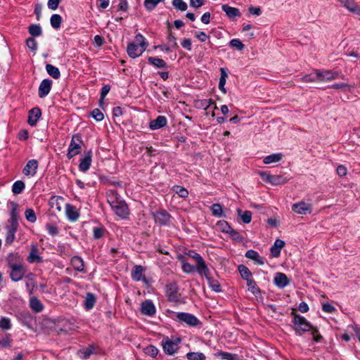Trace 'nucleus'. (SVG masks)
<instances>
[{"label":"nucleus","instance_id":"f257e3e1","mask_svg":"<svg viewBox=\"0 0 360 360\" xmlns=\"http://www.w3.org/2000/svg\"><path fill=\"white\" fill-rule=\"evenodd\" d=\"M292 314H294L292 319L293 329L295 333L301 335L305 332L311 331L314 340L317 342H320L322 336L319 333L317 328H314L304 316Z\"/></svg>","mask_w":360,"mask_h":360},{"label":"nucleus","instance_id":"f03ea898","mask_svg":"<svg viewBox=\"0 0 360 360\" xmlns=\"http://www.w3.org/2000/svg\"><path fill=\"white\" fill-rule=\"evenodd\" d=\"M148 46L145 37L141 34L135 36L134 41L127 45V51L131 58L140 56Z\"/></svg>","mask_w":360,"mask_h":360},{"label":"nucleus","instance_id":"7ed1b4c3","mask_svg":"<svg viewBox=\"0 0 360 360\" xmlns=\"http://www.w3.org/2000/svg\"><path fill=\"white\" fill-rule=\"evenodd\" d=\"M181 342L179 338L175 339H170L168 337L165 338L162 340V346L163 351L168 355L174 354L179 349V345Z\"/></svg>","mask_w":360,"mask_h":360},{"label":"nucleus","instance_id":"20e7f679","mask_svg":"<svg viewBox=\"0 0 360 360\" xmlns=\"http://www.w3.org/2000/svg\"><path fill=\"white\" fill-rule=\"evenodd\" d=\"M82 143L83 141L79 134H77L72 136L67 154L69 159H71L80 153Z\"/></svg>","mask_w":360,"mask_h":360},{"label":"nucleus","instance_id":"39448f33","mask_svg":"<svg viewBox=\"0 0 360 360\" xmlns=\"http://www.w3.org/2000/svg\"><path fill=\"white\" fill-rule=\"evenodd\" d=\"M319 82H330L338 78H343L344 75L338 72L330 70H317Z\"/></svg>","mask_w":360,"mask_h":360},{"label":"nucleus","instance_id":"423d86ee","mask_svg":"<svg viewBox=\"0 0 360 360\" xmlns=\"http://www.w3.org/2000/svg\"><path fill=\"white\" fill-rule=\"evenodd\" d=\"M260 175L264 181L274 186L283 185L288 181V179L282 175H272L266 172H261Z\"/></svg>","mask_w":360,"mask_h":360},{"label":"nucleus","instance_id":"0eeeda50","mask_svg":"<svg viewBox=\"0 0 360 360\" xmlns=\"http://www.w3.org/2000/svg\"><path fill=\"white\" fill-rule=\"evenodd\" d=\"M176 319L181 323H185L189 326H196L200 323L198 319L194 315L185 312H179L176 314Z\"/></svg>","mask_w":360,"mask_h":360},{"label":"nucleus","instance_id":"6e6552de","mask_svg":"<svg viewBox=\"0 0 360 360\" xmlns=\"http://www.w3.org/2000/svg\"><path fill=\"white\" fill-rule=\"evenodd\" d=\"M111 208L114 213L122 219L127 218L129 214L128 206L123 200Z\"/></svg>","mask_w":360,"mask_h":360},{"label":"nucleus","instance_id":"1a4fd4ad","mask_svg":"<svg viewBox=\"0 0 360 360\" xmlns=\"http://www.w3.org/2000/svg\"><path fill=\"white\" fill-rule=\"evenodd\" d=\"M166 295L170 302H176L179 300L178 287L175 283H171L166 285Z\"/></svg>","mask_w":360,"mask_h":360},{"label":"nucleus","instance_id":"9d476101","mask_svg":"<svg viewBox=\"0 0 360 360\" xmlns=\"http://www.w3.org/2000/svg\"><path fill=\"white\" fill-rule=\"evenodd\" d=\"M153 218L156 223L165 226L169 221L171 216L167 211L160 210L153 213Z\"/></svg>","mask_w":360,"mask_h":360},{"label":"nucleus","instance_id":"9b49d317","mask_svg":"<svg viewBox=\"0 0 360 360\" xmlns=\"http://www.w3.org/2000/svg\"><path fill=\"white\" fill-rule=\"evenodd\" d=\"M311 205L304 201L295 203L292 206V210L298 214L311 213Z\"/></svg>","mask_w":360,"mask_h":360},{"label":"nucleus","instance_id":"f8f14e48","mask_svg":"<svg viewBox=\"0 0 360 360\" xmlns=\"http://www.w3.org/2000/svg\"><path fill=\"white\" fill-rule=\"evenodd\" d=\"M8 267L13 268L24 265L22 258L18 253H10L6 257Z\"/></svg>","mask_w":360,"mask_h":360},{"label":"nucleus","instance_id":"ddd939ff","mask_svg":"<svg viewBox=\"0 0 360 360\" xmlns=\"http://www.w3.org/2000/svg\"><path fill=\"white\" fill-rule=\"evenodd\" d=\"M26 272V269L24 265L11 268L10 277L14 282L20 281Z\"/></svg>","mask_w":360,"mask_h":360},{"label":"nucleus","instance_id":"4468645a","mask_svg":"<svg viewBox=\"0 0 360 360\" xmlns=\"http://www.w3.org/2000/svg\"><path fill=\"white\" fill-rule=\"evenodd\" d=\"M274 283L279 288H283L290 283V280L285 274L277 272L275 274Z\"/></svg>","mask_w":360,"mask_h":360},{"label":"nucleus","instance_id":"2eb2a0df","mask_svg":"<svg viewBox=\"0 0 360 360\" xmlns=\"http://www.w3.org/2000/svg\"><path fill=\"white\" fill-rule=\"evenodd\" d=\"M141 311L143 314L152 316L155 314L156 309L153 302L148 300L142 302Z\"/></svg>","mask_w":360,"mask_h":360},{"label":"nucleus","instance_id":"dca6fc26","mask_svg":"<svg viewBox=\"0 0 360 360\" xmlns=\"http://www.w3.org/2000/svg\"><path fill=\"white\" fill-rule=\"evenodd\" d=\"M52 86V81L48 79H43L41 82L39 84V96L40 98H44L50 92V90L51 89Z\"/></svg>","mask_w":360,"mask_h":360},{"label":"nucleus","instance_id":"f3484780","mask_svg":"<svg viewBox=\"0 0 360 360\" xmlns=\"http://www.w3.org/2000/svg\"><path fill=\"white\" fill-rule=\"evenodd\" d=\"M38 168V162L35 160H29L23 169V174L25 176H34Z\"/></svg>","mask_w":360,"mask_h":360},{"label":"nucleus","instance_id":"a211bd4d","mask_svg":"<svg viewBox=\"0 0 360 360\" xmlns=\"http://www.w3.org/2000/svg\"><path fill=\"white\" fill-rule=\"evenodd\" d=\"M65 214L68 220L70 221H77L79 217V214L77 212V208L70 204L65 205Z\"/></svg>","mask_w":360,"mask_h":360},{"label":"nucleus","instance_id":"6ab92c4d","mask_svg":"<svg viewBox=\"0 0 360 360\" xmlns=\"http://www.w3.org/2000/svg\"><path fill=\"white\" fill-rule=\"evenodd\" d=\"M41 115V110L36 107L32 108L29 111L28 120L27 122L30 126H34L37 123L39 118Z\"/></svg>","mask_w":360,"mask_h":360},{"label":"nucleus","instance_id":"aec40b11","mask_svg":"<svg viewBox=\"0 0 360 360\" xmlns=\"http://www.w3.org/2000/svg\"><path fill=\"white\" fill-rule=\"evenodd\" d=\"M195 271H196L201 276H205L206 278L210 276V271L203 259L196 263Z\"/></svg>","mask_w":360,"mask_h":360},{"label":"nucleus","instance_id":"412c9836","mask_svg":"<svg viewBox=\"0 0 360 360\" xmlns=\"http://www.w3.org/2000/svg\"><path fill=\"white\" fill-rule=\"evenodd\" d=\"M347 10L360 15V7L354 0H338Z\"/></svg>","mask_w":360,"mask_h":360},{"label":"nucleus","instance_id":"4be33fe9","mask_svg":"<svg viewBox=\"0 0 360 360\" xmlns=\"http://www.w3.org/2000/svg\"><path fill=\"white\" fill-rule=\"evenodd\" d=\"M107 201L110 204V207L117 204L122 200L121 197L117 194L115 190H109L106 193Z\"/></svg>","mask_w":360,"mask_h":360},{"label":"nucleus","instance_id":"5701e85b","mask_svg":"<svg viewBox=\"0 0 360 360\" xmlns=\"http://www.w3.org/2000/svg\"><path fill=\"white\" fill-rule=\"evenodd\" d=\"M27 260L30 263L37 262L41 263L43 262L42 258L39 256V249L35 245H32L31 251Z\"/></svg>","mask_w":360,"mask_h":360},{"label":"nucleus","instance_id":"b1692460","mask_svg":"<svg viewBox=\"0 0 360 360\" xmlns=\"http://www.w3.org/2000/svg\"><path fill=\"white\" fill-rule=\"evenodd\" d=\"M167 119L165 116L160 115L156 119L150 121L149 127L151 129H158L167 124Z\"/></svg>","mask_w":360,"mask_h":360},{"label":"nucleus","instance_id":"393cba45","mask_svg":"<svg viewBox=\"0 0 360 360\" xmlns=\"http://www.w3.org/2000/svg\"><path fill=\"white\" fill-rule=\"evenodd\" d=\"M51 208L56 209L58 212L62 210V205L64 203V198L60 196H52L49 201Z\"/></svg>","mask_w":360,"mask_h":360},{"label":"nucleus","instance_id":"a878e982","mask_svg":"<svg viewBox=\"0 0 360 360\" xmlns=\"http://www.w3.org/2000/svg\"><path fill=\"white\" fill-rule=\"evenodd\" d=\"M285 242L281 239H276L274 242V245L271 248V255L274 257H278L280 254L281 249L284 247Z\"/></svg>","mask_w":360,"mask_h":360},{"label":"nucleus","instance_id":"bb28decb","mask_svg":"<svg viewBox=\"0 0 360 360\" xmlns=\"http://www.w3.org/2000/svg\"><path fill=\"white\" fill-rule=\"evenodd\" d=\"M222 11L226 13V15L229 18H233L234 17H240L241 15L239 9L231 7L228 4H224L221 6Z\"/></svg>","mask_w":360,"mask_h":360},{"label":"nucleus","instance_id":"cd10ccee","mask_svg":"<svg viewBox=\"0 0 360 360\" xmlns=\"http://www.w3.org/2000/svg\"><path fill=\"white\" fill-rule=\"evenodd\" d=\"M283 157L282 153H274L266 156L263 160V162L266 165L278 162L283 159Z\"/></svg>","mask_w":360,"mask_h":360},{"label":"nucleus","instance_id":"c85d7f7f","mask_svg":"<svg viewBox=\"0 0 360 360\" xmlns=\"http://www.w3.org/2000/svg\"><path fill=\"white\" fill-rule=\"evenodd\" d=\"M143 268L141 265H136L131 271V278L134 281H139L143 277Z\"/></svg>","mask_w":360,"mask_h":360},{"label":"nucleus","instance_id":"c756f323","mask_svg":"<svg viewBox=\"0 0 360 360\" xmlns=\"http://www.w3.org/2000/svg\"><path fill=\"white\" fill-rule=\"evenodd\" d=\"M91 162V153H89L84 158L81 160V162L79 165V168L82 172H86L90 166Z\"/></svg>","mask_w":360,"mask_h":360},{"label":"nucleus","instance_id":"7c9ffc66","mask_svg":"<svg viewBox=\"0 0 360 360\" xmlns=\"http://www.w3.org/2000/svg\"><path fill=\"white\" fill-rule=\"evenodd\" d=\"M30 307L34 311L38 313L43 310L44 306L41 302L35 297H32L30 300Z\"/></svg>","mask_w":360,"mask_h":360},{"label":"nucleus","instance_id":"2f4dec72","mask_svg":"<svg viewBox=\"0 0 360 360\" xmlns=\"http://www.w3.org/2000/svg\"><path fill=\"white\" fill-rule=\"evenodd\" d=\"M71 264L75 270L78 271H84V261L81 257L78 256L73 257L71 259Z\"/></svg>","mask_w":360,"mask_h":360},{"label":"nucleus","instance_id":"473e14b6","mask_svg":"<svg viewBox=\"0 0 360 360\" xmlns=\"http://www.w3.org/2000/svg\"><path fill=\"white\" fill-rule=\"evenodd\" d=\"M247 285L248 290L250 291L254 295L257 296L261 293V290L257 286L256 282L252 279H248Z\"/></svg>","mask_w":360,"mask_h":360},{"label":"nucleus","instance_id":"72a5a7b5","mask_svg":"<svg viewBox=\"0 0 360 360\" xmlns=\"http://www.w3.org/2000/svg\"><path fill=\"white\" fill-rule=\"evenodd\" d=\"M46 70L48 74L53 79H58L60 77V72L58 68L53 66V65L47 64L46 65Z\"/></svg>","mask_w":360,"mask_h":360},{"label":"nucleus","instance_id":"f704fd0d","mask_svg":"<svg viewBox=\"0 0 360 360\" xmlns=\"http://www.w3.org/2000/svg\"><path fill=\"white\" fill-rule=\"evenodd\" d=\"M210 210L213 216L217 217H225L223 212L221 205L219 203H214L210 207Z\"/></svg>","mask_w":360,"mask_h":360},{"label":"nucleus","instance_id":"c9c22d12","mask_svg":"<svg viewBox=\"0 0 360 360\" xmlns=\"http://www.w3.org/2000/svg\"><path fill=\"white\" fill-rule=\"evenodd\" d=\"M215 356L219 357L224 360H237L238 359V355L231 354L226 352H222L219 351L217 352L215 354Z\"/></svg>","mask_w":360,"mask_h":360},{"label":"nucleus","instance_id":"e433bc0d","mask_svg":"<svg viewBox=\"0 0 360 360\" xmlns=\"http://www.w3.org/2000/svg\"><path fill=\"white\" fill-rule=\"evenodd\" d=\"M96 302V297L93 293L88 292L85 297L84 305L86 309H91L94 307Z\"/></svg>","mask_w":360,"mask_h":360},{"label":"nucleus","instance_id":"4c0bfd02","mask_svg":"<svg viewBox=\"0 0 360 360\" xmlns=\"http://www.w3.org/2000/svg\"><path fill=\"white\" fill-rule=\"evenodd\" d=\"M300 80L303 82H319L318 71L316 70L314 72L303 76Z\"/></svg>","mask_w":360,"mask_h":360},{"label":"nucleus","instance_id":"58836bf2","mask_svg":"<svg viewBox=\"0 0 360 360\" xmlns=\"http://www.w3.org/2000/svg\"><path fill=\"white\" fill-rule=\"evenodd\" d=\"M148 62L158 68H165L167 67V63L161 58L149 57L148 58Z\"/></svg>","mask_w":360,"mask_h":360},{"label":"nucleus","instance_id":"ea45409f","mask_svg":"<svg viewBox=\"0 0 360 360\" xmlns=\"http://www.w3.org/2000/svg\"><path fill=\"white\" fill-rule=\"evenodd\" d=\"M95 350V347L94 345H89L86 349L83 350H79L78 354H81V358L83 359H87L91 354H94Z\"/></svg>","mask_w":360,"mask_h":360},{"label":"nucleus","instance_id":"a19ab883","mask_svg":"<svg viewBox=\"0 0 360 360\" xmlns=\"http://www.w3.org/2000/svg\"><path fill=\"white\" fill-rule=\"evenodd\" d=\"M28 30L29 33L32 36V37H39L42 34V30L39 25H31L29 27Z\"/></svg>","mask_w":360,"mask_h":360},{"label":"nucleus","instance_id":"79ce46f5","mask_svg":"<svg viewBox=\"0 0 360 360\" xmlns=\"http://www.w3.org/2000/svg\"><path fill=\"white\" fill-rule=\"evenodd\" d=\"M238 271H239L242 278L243 279L246 280V281H248V279L252 278L251 271L245 266L240 265L238 266Z\"/></svg>","mask_w":360,"mask_h":360},{"label":"nucleus","instance_id":"37998d69","mask_svg":"<svg viewBox=\"0 0 360 360\" xmlns=\"http://www.w3.org/2000/svg\"><path fill=\"white\" fill-rule=\"evenodd\" d=\"M245 257L249 258V259H253V260H255L256 262H257V263L260 264H263V261L262 260L260 256L259 255L258 252L253 250H249L246 252L245 253Z\"/></svg>","mask_w":360,"mask_h":360},{"label":"nucleus","instance_id":"c03bdc74","mask_svg":"<svg viewBox=\"0 0 360 360\" xmlns=\"http://www.w3.org/2000/svg\"><path fill=\"white\" fill-rule=\"evenodd\" d=\"M50 22L54 29H58L61 25L62 18L58 14H53L51 17Z\"/></svg>","mask_w":360,"mask_h":360},{"label":"nucleus","instance_id":"a18cd8bd","mask_svg":"<svg viewBox=\"0 0 360 360\" xmlns=\"http://www.w3.org/2000/svg\"><path fill=\"white\" fill-rule=\"evenodd\" d=\"M206 279L208 281L209 286L213 291L217 292H219L221 291L220 284L217 280L212 278L210 276Z\"/></svg>","mask_w":360,"mask_h":360},{"label":"nucleus","instance_id":"49530a36","mask_svg":"<svg viewBox=\"0 0 360 360\" xmlns=\"http://www.w3.org/2000/svg\"><path fill=\"white\" fill-rule=\"evenodd\" d=\"M12 327L11 321L5 316L0 317V328L4 330H10Z\"/></svg>","mask_w":360,"mask_h":360},{"label":"nucleus","instance_id":"de8ad7c7","mask_svg":"<svg viewBox=\"0 0 360 360\" xmlns=\"http://www.w3.org/2000/svg\"><path fill=\"white\" fill-rule=\"evenodd\" d=\"M25 185L22 181H17L13 184L12 191L14 194H20L25 189Z\"/></svg>","mask_w":360,"mask_h":360},{"label":"nucleus","instance_id":"09e8293b","mask_svg":"<svg viewBox=\"0 0 360 360\" xmlns=\"http://www.w3.org/2000/svg\"><path fill=\"white\" fill-rule=\"evenodd\" d=\"M237 212L244 223L248 224L251 221L252 212L250 211L242 212L240 209H238Z\"/></svg>","mask_w":360,"mask_h":360},{"label":"nucleus","instance_id":"8fccbe9b","mask_svg":"<svg viewBox=\"0 0 360 360\" xmlns=\"http://www.w3.org/2000/svg\"><path fill=\"white\" fill-rule=\"evenodd\" d=\"M172 190L181 198H186L188 195V191L182 186H174Z\"/></svg>","mask_w":360,"mask_h":360},{"label":"nucleus","instance_id":"3c124183","mask_svg":"<svg viewBox=\"0 0 360 360\" xmlns=\"http://www.w3.org/2000/svg\"><path fill=\"white\" fill-rule=\"evenodd\" d=\"M186 357L188 360H205L206 359L205 354L201 352H188L186 354Z\"/></svg>","mask_w":360,"mask_h":360},{"label":"nucleus","instance_id":"603ef678","mask_svg":"<svg viewBox=\"0 0 360 360\" xmlns=\"http://www.w3.org/2000/svg\"><path fill=\"white\" fill-rule=\"evenodd\" d=\"M163 1L164 0H145L143 4L146 10L152 11L160 2Z\"/></svg>","mask_w":360,"mask_h":360},{"label":"nucleus","instance_id":"864d4df0","mask_svg":"<svg viewBox=\"0 0 360 360\" xmlns=\"http://www.w3.org/2000/svg\"><path fill=\"white\" fill-rule=\"evenodd\" d=\"M158 352V348L153 345H149L144 349V352L151 357H155Z\"/></svg>","mask_w":360,"mask_h":360},{"label":"nucleus","instance_id":"5fc2aeb1","mask_svg":"<svg viewBox=\"0 0 360 360\" xmlns=\"http://www.w3.org/2000/svg\"><path fill=\"white\" fill-rule=\"evenodd\" d=\"M181 269L184 273L190 274L195 271V266L189 264L186 260H183Z\"/></svg>","mask_w":360,"mask_h":360},{"label":"nucleus","instance_id":"6e6d98bb","mask_svg":"<svg viewBox=\"0 0 360 360\" xmlns=\"http://www.w3.org/2000/svg\"><path fill=\"white\" fill-rule=\"evenodd\" d=\"M26 219L32 223H34L37 220L36 214L32 209H27L25 212Z\"/></svg>","mask_w":360,"mask_h":360},{"label":"nucleus","instance_id":"4d7b16f0","mask_svg":"<svg viewBox=\"0 0 360 360\" xmlns=\"http://www.w3.org/2000/svg\"><path fill=\"white\" fill-rule=\"evenodd\" d=\"M229 44L231 47L236 48L239 51H242L245 48V45L238 39H233L230 41Z\"/></svg>","mask_w":360,"mask_h":360},{"label":"nucleus","instance_id":"13d9d810","mask_svg":"<svg viewBox=\"0 0 360 360\" xmlns=\"http://www.w3.org/2000/svg\"><path fill=\"white\" fill-rule=\"evenodd\" d=\"M172 5L177 9L184 11L187 9V4L183 0H173Z\"/></svg>","mask_w":360,"mask_h":360},{"label":"nucleus","instance_id":"bf43d9fd","mask_svg":"<svg viewBox=\"0 0 360 360\" xmlns=\"http://www.w3.org/2000/svg\"><path fill=\"white\" fill-rule=\"evenodd\" d=\"M27 47L33 52H35L37 49V42L34 37H30L27 39L26 41Z\"/></svg>","mask_w":360,"mask_h":360},{"label":"nucleus","instance_id":"052dcab7","mask_svg":"<svg viewBox=\"0 0 360 360\" xmlns=\"http://www.w3.org/2000/svg\"><path fill=\"white\" fill-rule=\"evenodd\" d=\"M46 229L48 231V233L51 235V236H56L58 234V228L56 225L54 224H47L46 225Z\"/></svg>","mask_w":360,"mask_h":360},{"label":"nucleus","instance_id":"680f3d73","mask_svg":"<svg viewBox=\"0 0 360 360\" xmlns=\"http://www.w3.org/2000/svg\"><path fill=\"white\" fill-rule=\"evenodd\" d=\"M18 214L15 208H13L11 212V217L9 219V224L18 225Z\"/></svg>","mask_w":360,"mask_h":360},{"label":"nucleus","instance_id":"e2e57ef3","mask_svg":"<svg viewBox=\"0 0 360 360\" xmlns=\"http://www.w3.org/2000/svg\"><path fill=\"white\" fill-rule=\"evenodd\" d=\"M91 116L96 120V121H101L104 118V115L103 112L98 108L94 109L91 112Z\"/></svg>","mask_w":360,"mask_h":360},{"label":"nucleus","instance_id":"0e129e2a","mask_svg":"<svg viewBox=\"0 0 360 360\" xmlns=\"http://www.w3.org/2000/svg\"><path fill=\"white\" fill-rule=\"evenodd\" d=\"M217 225L221 229V231L224 233H228L232 228L226 221H219L217 222Z\"/></svg>","mask_w":360,"mask_h":360},{"label":"nucleus","instance_id":"69168bd1","mask_svg":"<svg viewBox=\"0 0 360 360\" xmlns=\"http://www.w3.org/2000/svg\"><path fill=\"white\" fill-rule=\"evenodd\" d=\"M227 233H229L233 240H237L238 242L243 241V237L238 231H235L233 228H231V229Z\"/></svg>","mask_w":360,"mask_h":360},{"label":"nucleus","instance_id":"338daca9","mask_svg":"<svg viewBox=\"0 0 360 360\" xmlns=\"http://www.w3.org/2000/svg\"><path fill=\"white\" fill-rule=\"evenodd\" d=\"M15 237V232L7 230L6 239H5L6 243L8 244V245L11 244L13 243V241L14 240Z\"/></svg>","mask_w":360,"mask_h":360},{"label":"nucleus","instance_id":"774afa93","mask_svg":"<svg viewBox=\"0 0 360 360\" xmlns=\"http://www.w3.org/2000/svg\"><path fill=\"white\" fill-rule=\"evenodd\" d=\"M195 37L202 42L205 41L210 38V36L205 32H196L195 33Z\"/></svg>","mask_w":360,"mask_h":360}]
</instances>
